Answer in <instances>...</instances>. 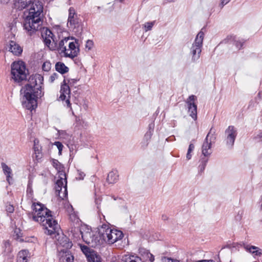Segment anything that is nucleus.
<instances>
[{
  "mask_svg": "<svg viewBox=\"0 0 262 262\" xmlns=\"http://www.w3.org/2000/svg\"><path fill=\"white\" fill-rule=\"evenodd\" d=\"M43 78L40 75H35L29 78L28 83L21 90L23 95L22 105L24 107L33 110L37 106V99L42 97L44 93L42 90Z\"/></svg>",
  "mask_w": 262,
  "mask_h": 262,
  "instance_id": "obj_1",
  "label": "nucleus"
},
{
  "mask_svg": "<svg viewBox=\"0 0 262 262\" xmlns=\"http://www.w3.org/2000/svg\"><path fill=\"white\" fill-rule=\"evenodd\" d=\"M33 220L40 224L46 234L52 235L57 233L60 229L57 222L51 214V211L39 202L32 205Z\"/></svg>",
  "mask_w": 262,
  "mask_h": 262,
  "instance_id": "obj_2",
  "label": "nucleus"
},
{
  "mask_svg": "<svg viewBox=\"0 0 262 262\" xmlns=\"http://www.w3.org/2000/svg\"><path fill=\"white\" fill-rule=\"evenodd\" d=\"M28 14L26 16L24 28L29 35L37 31L41 24L43 16V6L42 3L38 1H34L31 4Z\"/></svg>",
  "mask_w": 262,
  "mask_h": 262,
  "instance_id": "obj_3",
  "label": "nucleus"
},
{
  "mask_svg": "<svg viewBox=\"0 0 262 262\" xmlns=\"http://www.w3.org/2000/svg\"><path fill=\"white\" fill-rule=\"evenodd\" d=\"M98 234L102 240V245L104 243L113 244L123 237L122 231L112 229L108 225L103 224L98 227Z\"/></svg>",
  "mask_w": 262,
  "mask_h": 262,
  "instance_id": "obj_4",
  "label": "nucleus"
},
{
  "mask_svg": "<svg viewBox=\"0 0 262 262\" xmlns=\"http://www.w3.org/2000/svg\"><path fill=\"white\" fill-rule=\"evenodd\" d=\"M58 49L66 57L73 59L79 53V49L76 41H70L69 38H65L59 41Z\"/></svg>",
  "mask_w": 262,
  "mask_h": 262,
  "instance_id": "obj_5",
  "label": "nucleus"
},
{
  "mask_svg": "<svg viewBox=\"0 0 262 262\" xmlns=\"http://www.w3.org/2000/svg\"><path fill=\"white\" fill-rule=\"evenodd\" d=\"M11 69L12 78L15 82H19L27 79L28 70L24 61L21 60L14 61L11 64Z\"/></svg>",
  "mask_w": 262,
  "mask_h": 262,
  "instance_id": "obj_6",
  "label": "nucleus"
},
{
  "mask_svg": "<svg viewBox=\"0 0 262 262\" xmlns=\"http://www.w3.org/2000/svg\"><path fill=\"white\" fill-rule=\"evenodd\" d=\"M204 37V33L203 31V29H202L197 34L194 42L190 49L192 60L194 62L198 60L200 57Z\"/></svg>",
  "mask_w": 262,
  "mask_h": 262,
  "instance_id": "obj_7",
  "label": "nucleus"
},
{
  "mask_svg": "<svg viewBox=\"0 0 262 262\" xmlns=\"http://www.w3.org/2000/svg\"><path fill=\"white\" fill-rule=\"evenodd\" d=\"M86 244L91 245L92 247H96L102 245V240L98 234V231L95 233L86 227L82 232L81 237Z\"/></svg>",
  "mask_w": 262,
  "mask_h": 262,
  "instance_id": "obj_8",
  "label": "nucleus"
},
{
  "mask_svg": "<svg viewBox=\"0 0 262 262\" xmlns=\"http://www.w3.org/2000/svg\"><path fill=\"white\" fill-rule=\"evenodd\" d=\"M67 26L76 33H79L81 30V22L76 14L74 9L72 7L69 10V17Z\"/></svg>",
  "mask_w": 262,
  "mask_h": 262,
  "instance_id": "obj_9",
  "label": "nucleus"
},
{
  "mask_svg": "<svg viewBox=\"0 0 262 262\" xmlns=\"http://www.w3.org/2000/svg\"><path fill=\"white\" fill-rule=\"evenodd\" d=\"M70 89L69 85L66 83L62 84L60 90V96L59 97V100L62 101H64V105H66L68 107L70 108L72 112V114L74 115V113L72 110L71 103L70 102Z\"/></svg>",
  "mask_w": 262,
  "mask_h": 262,
  "instance_id": "obj_10",
  "label": "nucleus"
},
{
  "mask_svg": "<svg viewBox=\"0 0 262 262\" xmlns=\"http://www.w3.org/2000/svg\"><path fill=\"white\" fill-rule=\"evenodd\" d=\"M56 195L62 200L67 198L68 195L67 181L66 179H57L55 186Z\"/></svg>",
  "mask_w": 262,
  "mask_h": 262,
  "instance_id": "obj_11",
  "label": "nucleus"
},
{
  "mask_svg": "<svg viewBox=\"0 0 262 262\" xmlns=\"http://www.w3.org/2000/svg\"><path fill=\"white\" fill-rule=\"evenodd\" d=\"M80 249L85 255L88 262H101L100 256L88 246L80 245Z\"/></svg>",
  "mask_w": 262,
  "mask_h": 262,
  "instance_id": "obj_12",
  "label": "nucleus"
},
{
  "mask_svg": "<svg viewBox=\"0 0 262 262\" xmlns=\"http://www.w3.org/2000/svg\"><path fill=\"white\" fill-rule=\"evenodd\" d=\"M41 33V36L46 46L51 50H55L56 45L53 39V34L52 32L49 29H46L43 30Z\"/></svg>",
  "mask_w": 262,
  "mask_h": 262,
  "instance_id": "obj_13",
  "label": "nucleus"
},
{
  "mask_svg": "<svg viewBox=\"0 0 262 262\" xmlns=\"http://www.w3.org/2000/svg\"><path fill=\"white\" fill-rule=\"evenodd\" d=\"M196 97L194 95H190L186 101L187 104L189 115L194 120L197 118V105L195 103Z\"/></svg>",
  "mask_w": 262,
  "mask_h": 262,
  "instance_id": "obj_14",
  "label": "nucleus"
},
{
  "mask_svg": "<svg viewBox=\"0 0 262 262\" xmlns=\"http://www.w3.org/2000/svg\"><path fill=\"white\" fill-rule=\"evenodd\" d=\"M86 227L81 226L80 223H76L75 225H72L70 232L76 241L81 238L83 231L86 229Z\"/></svg>",
  "mask_w": 262,
  "mask_h": 262,
  "instance_id": "obj_15",
  "label": "nucleus"
},
{
  "mask_svg": "<svg viewBox=\"0 0 262 262\" xmlns=\"http://www.w3.org/2000/svg\"><path fill=\"white\" fill-rule=\"evenodd\" d=\"M237 135V131L233 126H229L225 130L226 144L232 146Z\"/></svg>",
  "mask_w": 262,
  "mask_h": 262,
  "instance_id": "obj_16",
  "label": "nucleus"
},
{
  "mask_svg": "<svg viewBox=\"0 0 262 262\" xmlns=\"http://www.w3.org/2000/svg\"><path fill=\"white\" fill-rule=\"evenodd\" d=\"M53 166L57 170L58 173V179H67L66 174L64 171L63 166L56 159H52L51 160Z\"/></svg>",
  "mask_w": 262,
  "mask_h": 262,
  "instance_id": "obj_17",
  "label": "nucleus"
},
{
  "mask_svg": "<svg viewBox=\"0 0 262 262\" xmlns=\"http://www.w3.org/2000/svg\"><path fill=\"white\" fill-rule=\"evenodd\" d=\"M210 134L211 131L208 134L202 145V153L205 156H208L211 153V150L210 149L211 142L212 141V138H214V137L212 136L209 139Z\"/></svg>",
  "mask_w": 262,
  "mask_h": 262,
  "instance_id": "obj_18",
  "label": "nucleus"
},
{
  "mask_svg": "<svg viewBox=\"0 0 262 262\" xmlns=\"http://www.w3.org/2000/svg\"><path fill=\"white\" fill-rule=\"evenodd\" d=\"M8 49L9 51L12 52L16 56L20 55L22 52L23 49L18 44L14 41H10L8 45Z\"/></svg>",
  "mask_w": 262,
  "mask_h": 262,
  "instance_id": "obj_19",
  "label": "nucleus"
},
{
  "mask_svg": "<svg viewBox=\"0 0 262 262\" xmlns=\"http://www.w3.org/2000/svg\"><path fill=\"white\" fill-rule=\"evenodd\" d=\"M2 168L5 175L6 176V180L9 184L13 182V174L12 169L6 163H2Z\"/></svg>",
  "mask_w": 262,
  "mask_h": 262,
  "instance_id": "obj_20",
  "label": "nucleus"
},
{
  "mask_svg": "<svg viewBox=\"0 0 262 262\" xmlns=\"http://www.w3.org/2000/svg\"><path fill=\"white\" fill-rule=\"evenodd\" d=\"M121 260L122 262H144L139 256L131 254L122 255Z\"/></svg>",
  "mask_w": 262,
  "mask_h": 262,
  "instance_id": "obj_21",
  "label": "nucleus"
},
{
  "mask_svg": "<svg viewBox=\"0 0 262 262\" xmlns=\"http://www.w3.org/2000/svg\"><path fill=\"white\" fill-rule=\"evenodd\" d=\"M244 249L248 252L252 254L254 256H260L262 255V249L251 245H244Z\"/></svg>",
  "mask_w": 262,
  "mask_h": 262,
  "instance_id": "obj_22",
  "label": "nucleus"
},
{
  "mask_svg": "<svg viewBox=\"0 0 262 262\" xmlns=\"http://www.w3.org/2000/svg\"><path fill=\"white\" fill-rule=\"evenodd\" d=\"M139 253L145 260H149L150 262H153L155 260V257L149 250L144 248L139 249Z\"/></svg>",
  "mask_w": 262,
  "mask_h": 262,
  "instance_id": "obj_23",
  "label": "nucleus"
},
{
  "mask_svg": "<svg viewBox=\"0 0 262 262\" xmlns=\"http://www.w3.org/2000/svg\"><path fill=\"white\" fill-rule=\"evenodd\" d=\"M30 257V254L28 250H22L18 253L17 262H27Z\"/></svg>",
  "mask_w": 262,
  "mask_h": 262,
  "instance_id": "obj_24",
  "label": "nucleus"
},
{
  "mask_svg": "<svg viewBox=\"0 0 262 262\" xmlns=\"http://www.w3.org/2000/svg\"><path fill=\"white\" fill-rule=\"evenodd\" d=\"M118 172L116 170H113L108 173L107 181L110 184H114L118 181Z\"/></svg>",
  "mask_w": 262,
  "mask_h": 262,
  "instance_id": "obj_25",
  "label": "nucleus"
},
{
  "mask_svg": "<svg viewBox=\"0 0 262 262\" xmlns=\"http://www.w3.org/2000/svg\"><path fill=\"white\" fill-rule=\"evenodd\" d=\"M34 150L36 158L38 160L41 158V147L39 145V141L35 139L34 141Z\"/></svg>",
  "mask_w": 262,
  "mask_h": 262,
  "instance_id": "obj_26",
  "label": "nucleus"
},
{
  "mask_svg": "<svg viewBox=\"0 0 262 262\" xmlns=\"http://www.w3.org/2000/svg\"><path fill=\"white\" fill-rule=\"evenodd\" d=\"M55 70L61 74H64L69 71V68L62 62H57L55 66Z\"/></svg>",
  "mask_w": 262,
  "mask_h": 262,
  "instance_id": "obj_27",
  "label": "nucleus"
},
{
  "mask_svg": "<svg viewBox=\"0 0 262 262\" xmlns=\"http://www.w3.org/2000/svg\"><path fill=\"white\" fill-rule=\"evenodd\" d=\"M155 24V21L151 22H147L143 25V28L145 32L151 30Z\"/></svg>",
  "mask_w": 262,
  "mask_h": 262,
  "instance_id": "obj_28",
  "label": "nucleus"
},
{
  "mask_svg": "<svg viewBox=\"0 0 262 262\" xmlns=\"http://www.w3.org/2000/svg\"><path fill=\"white\" fill-rule=\"evenodd\" d=\"M51 63L49 61H46L43 62L42 66V69L44 71L48 72L51 69Z\"/></svg>",
  "mask_w": 262,
  "mask_h": 262,
  "instance_id": "obj_29",
  "label": "nucleus"
},
{
  "mask_svg": "<svg viewBox=\"0 0 262 262\" xmlns=\"http://www.w3.org/2000/svg\"><path fill=\"white\" fill-rule=\"evenodd\" d=\"M94 47V42L92 40H88L85 45V50L86 51L91 50Z\"/></svg>",
  "mask_w": 262,
  "mask_h": 262,
  "instance_id": "obj_30",
  "label": "nucleus"
},
{
  "mask_svg": "<svg viewBox=\"0 0 262 262\" xmlns=\"http://www.w3.org/2000/svg\"><path fill=\"white\" fill-rule=\"evenodd\" d=\"M33 0H19V3L22 9H24L28 6V4H31Z\"/></svg>",
  "mask_w": 262,
  "mask_h": 262,
  "instance_id": "obj_31",
  "label": "nucleus"
},
{
  "mask_svg": "<svg viewBox=\"0 0 262 262\" xmlns=\"http://www.w3.org/2000/svg\"><path fill=\"white\" fill-rule=\"evenodd\" d=\"M194 146L193 144H190L189 146L188 151L186 155V158L188 160H189L191 158V152L194 150Z\"/></svg>",
  "mask_w": 262,
  "mask_h": 262,
  "instance_id": "obj_32",
  "label": "nucleus"
},
{
  "mask_svg": "<svg viewBox=\"0 0 262 262\" xmlns=\"http://www.w3.org/2000/svg\"><path fill=\"white\" fill-rule=\"evenodd\" d=\"M54 145H55L58 148L59 155H61L62 153V148L63 147L62 144L59 141H56L54 143Z\"/></svg>",
  "mask_w": 262,
  "mask_h": 262,
  "instance_id": "obj_33",
  "label": "nucleus"
},
{
  "mask_svg": "<svg viewBox=\"0 0 262 262\" xmlns=\"http://www.w3.org/2000/svg\"><path fill=\"white\" fill-rule=\"evenodd\" d=\"M70 219L71 221L74 222L75 224L76 223H80L78 217L74 213H71L70 214Z\"/></svg>",
  "mask_w": 262,
  "mask_h": 262,
  "instance_id": "obj_34",
  "label": "nucleus"
},
{
  "mask_svg": "<svg viewBox=\"0 0 262 262\" xmlns=\"http://www.w3.org/2000/svg\"><path fill=\"white\" fill-rule=\"evenodd\" d=\"M58 75L56 73H54L50 76L49 81L50 82L53 83L56 79L58 78Z\"/></svg>",
  "mask_w": 262,
  "mask_h": 262,
  "instance_id": "obj_35",
  "label": "nucleus"
},
{
  "mask_svg": "<svg viewBox=\"0 0 262 262\" xmlns=\"http://www.w3.org/2000/svg\"><path fill=\"white\" fill-rule=\"evenodd\" d=\"M254 139L257 142H262V132L260 131L254 137Z\"/></svg>",
  "mask_w": 262,
  "mask_h": 262,
  "instance_id": "obj_36",
  "label": "nucleus"
},
{
  "mask_svg": "<svg viewBox=\"0 0 262 262\" xmlns=\"http://www.w3.org/2000/svg\"><path fill=\"white\" fill-rule=\"evenodd\" d=\"M6 210L7 212L12 213V212H13V211L14 210V208L12 205L9 204L6 206Z\"/></svg>",
  "mask_w": 262,
  "mask_h": 262,
  "instance_id": "obj_37",
  "label": "nucleus"
},
{
  "mask_svg": "<svg viewBox=\"0 0 262 262\" xmlns=\"http://www.w3.org/2000/svg\"><path fill=\"white\" fill-rule=\"evenodd\" d=\"M78 79H70L68 80V82L69 83V85L72 86L77 83L78 81Z\"/></svg>",
  "mask_w": 262,
  "mask_h": 262,
  "instance_id": "obj_38",
  "label": "nucleus"
},
{
  "mask_svg": "<svg viewBox=\"0 0 262 262\" xmlns=\"http://www.w3.org/2000/svg\"><path fill=\"white\" fill-rule=\"evenodd\" d=\"M243 43H244V42H242L241 41H238V40L235 41V45L236 48L238 49H240L242 47Z\"/></svg>",
  "mask_w": 262,
  "mask_h": 262,
  "instance_id": "obj_39",
  "label": "nucleus"
},
{
  "mask_svg": "<svg viewBox=\"0 0 262 262\" xmlns=\"http://www.w3.org/2000/svg\"><path fill=\"white\" fill-rule=\"evenodd\" d=\"M78 179H80V180H82L84 178V177H85V174L84 172L81 171H78Z\"/></svg>",
  "mask_w": 262,
  "mask_h": 262,
  "instance_id": "obj_40",
  "label": "nucleus"
},
{
  "mask_svg": "<svg viewBox=\"0 0 262 262\" xmlns=\"http://www.w3.org/2000/svg\"><path fill=\"white\" fill-rule=\"evenodd\" d=\"M230 0H221V3L220 5L221 6V8H223L224 6L228 4Z\"/></svg>",
  "mask_w": 262,
  "mask_h": 262,
  "instance_id": "obj_41",
  "label": "nucleus"
},
{
  "mask_svg": "<svg viewBox=\"0 0 262 262\" xmlns=\"http://www.w3.org/2000/svg\"><path fill=\"white\" fill-rule=\"evenodd\" d=\"M173 259L167 257H164L162 258V262H172Z\"/></svg>",
  "mask_w": 262,
  "mask_h": 262,
  "instance_id": "obj_42",
  "label": "nucleus"
},
{
  "mask_svg": "<svg viewBox=\"0 0 262 262\" xmlns=\"http://www.w3.org/2000/svg\"><path fill=\"white\" fill-rule=\"evenodd\" d=\"M205 164H203L202 165V166H201V170H203L205 169Z\"/></svg>",
  "mask_w": 262,
  "mask_h": 262,
  "instance_id": "obj_43",
  "label": "nucleus"
},
{
  "mask_svg": "<svg viewBox=\"0 0 262 262\" xmlns=\"http://www.w3.org/2000/svg\"><path fill=\"white\" fill-rule=\"evenodd\" d=\"M166 3H171L173 2L174 0H165Z\"/></svg>",
  "mask_w": 262,
  "mask_h": 262,
  "instance_id": "obj_44",
  "label": "nucleus"
},
{
  "mask_svg": "<svg viewBox=\"0 0 262 262\" xmlns=\"http://www.w3.org/2000/svg\"><path fill=\"white\" fill-rule=\"evenodd\" d=\"M172 262H179V261L178 260H177V259H173L172 260Z\"/></svg>",
  "mask_w": 262,
  "mask_h": 262,
  "instance_id": "obj_45",
  "label": "nucleus"
},
{
  "mask_svg": "<svg viewBox=\"0 0 262 262\" xmlns=\"http://www.w3.org/2000/svg\"><path fill=\"white\" fill-rule=\"evenodd\" d=\"M70 210H71V211H73V207H72V206L70 207V208L69 209V212H70Z\"/></svg>",
  "mask_w": 262,
  "mask_h": 262,
  "instance_id": "obj_46",
  "label": "nucleus"
},
{
  "mask_svg": "<svg viewBox=\"0 0 262 262\" xmlns=\"http://www.w3.org/2000/svg\"><path fill=\"white\" fill-rule=\"evenodd\" d=\"M72 246V244L70 243H68V247H71Z\"/></svg>",
  "mask_w": 262,
  "mask_h": 262,
  "instance_id": "obj_47",
  "label": "nucleus"
},
{
  "mask_svg": "<svg viewBox=\"0 0 262 262\" xmlns=\"http://www.w3.org/2000/svg\"><path fill=\"white\" fill-rule=\"evenodd\" d=\"M111 262H119V261H115V260H113V261H112Z\"/></svg>",
  "mask_w": 262,
  "mask_h": 262,
  "instance_id": "obj_48",
  "label": "nucleus"
}]
</instances>
